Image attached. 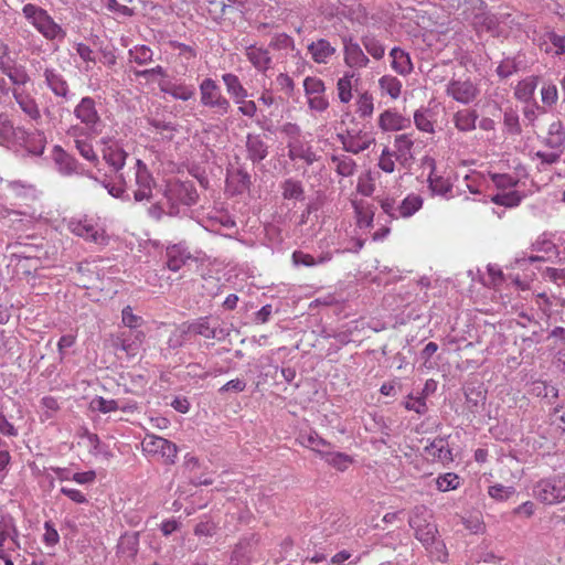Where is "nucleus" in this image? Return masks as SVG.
<instances>
[{"mask_svg":"<svg viewBox=\"0 0 565 565\" xmlns=\"http://www.w3.org/2000/svg\"><path fill=\"white\" fill-rule=\"evenodd\" d=\"M134 170L135 185L137 188L134 191L135 201H150L152 199V191L156 185V181L152 173L141 159H136Z\"/></svg>","mask_w":565,"mask_h":565,"instance_id":"nucleus-9","label":"nucleus"},{"mask_svg":"<svg viewBox=\"0 0 565 565\" xmlns=\"http://www.w3.org/2000/svg\"><path fill=\"white\" fill-rule=\"evenodd\" d=\"M74 117L81 124L103 130L104 121L97 108L96 100L90 96H85L79 99L73 109Z\"/></svg>","mask_w":565,"mask_h":565,"instance_id":"nucleus-11","label":"nucleus"},{"mask_svg":"<svg viewBox=\"0 0 565 565\" xmlns=\"http://www.w3.org/2000/svg\"><path fill=\"white\" fill-rule=\"evenodd\" d=\"M339 139L343 146V149L347 152H351L358 154L370 148L372 143L375 142V139L367 134H363L359 131L358 134L339 135Z\"/></svg>","mask_w":565,"mask_h":565,"instance_id":"nucleus-18","label":"nucleus"},{"mask_svg":"<svg viewBox=\"0 0 565 565\" xmlns=\"http://www.w3.org/2000/svg\"><path fill=\"white\" fill-rule=\"evenodd\" d=\"M322 459L338 471H345L353 462L351 456L344 452L333 451L332 448L327 451Z\"/></svg>","mask_w":565,"mask_h":565,"instance_id":"nucleus-43","label":"nucleus"},{"mask_svg":"<svg viewBox=\"0 0 565 565\" xmlns=\"http://www.w3.org/2000/svg\"><path fill=\"white\" fill-rule=\"evenodd\" d=\"M264 375L270 376L271 380L282 381V385H290L296 377V371L291 367L279 369L277 365L267 364L265 365Z\"/></svg>","mask_w":565,"mask_h":565,"instance_id":"nucleus-42","label":"nucleus"},{"mask_svg":"<svg viewBox=\"0 0 565 565\" xmlns=\"http://www.w3.org/2000/svg\"><path fill=\"white\" fill-rule=\"evenodd\" d=\"M190 334L202 335L205 339L223 341L230 335L226 328L217 318L201 317L192 322H185Z\"/></svg>","mask_w":565,"mask_h":565,"instance_id":"nucleus-6","label":"nucleus"},{"mask_svg":"<svg viewBox=\"0 0 565 565\" xmlns=\"http://www.w3.org/2000/svg\"><path fill=\"white\" fill-rule=\"evenodd\" d=\"M411 126V119L404 117L395 109H386L379 117V127L383 131H398Z\"/></svg>","mask_w":565,"mask_h":565,"instance_id":"nucleus-20","label":"nucleus"},{"mask_svg":"<svg viewBox=\"0 0 565 565\" xmlns=\"http://www.w3.org/2000/svg\"><path fill=\"white\" fill-rule=\"evenodd\" d=\"M381 209L385 214H387L393 220L401 218V215L398 214V203L396 200L392 196H384L377 199Z\"/></svg>","mask_w":565,"mask_h":565,"instance_id":"nucleus-63","label":"nucleus"},{"mask_svg":"<svg viewBox=\"0 0 565 565\" xmlns=\"http://www.w3.org/2000/svg\"><path fill=\"white\" fill-rule=\"evenodd\" d=\"M542 103L548 107L556 105L558 100V89L553 82H545L541 88Z\"/></svg>","mask_w":565,"mask_h":565,"instance_id":"nucleus-57","label":"nucleus"},{"mask_svg":"<svg viewBox=\"0 0 565 565\" xmlns=\"http://www.w3.org/2000/svg\"><path fill=\"white\" fill-rule=\"evenodd\" d=\"M477 120V111L468 108L456 111L452 117L455 127L461 132H470L475 130Z\"/></svg>","mask_w":565,"mask_h":565,"instance_id":"nucleus-31","label":"nucleus"},{"mask_svg":"<svg viewBox=\"0 0 565 565\" xmlns=\"http://www.w3.org/2000/svg\"><path fill=\"white\" fill-rule=\"evenodd\" d=\"M300 444L311 450L316 451L322 458L329 449L332 448V445L326 439L321 438L316 431H310L308 434H301Z\"/></svg>","mask_w":565,"mask_h":565,"instance_id":"nucleus-33","label":"nucleus"},{"mask_svg":"<svg viewBox=\"0 0 565 565\" xmlns=\"http://www.w3.org/2000/svg\"><path fill=\"white\" fill-rule=\"evenodd\" d=\"M332 163L335 166V172L341 177H351L356 169L355 161L345 154H334L331 157Z\"/></svg>","mask_w":565,"mask_h":565,"instance_id":"nucleus-45","label":"nucleus"},{"mask_svg":"<svg viewBox=\"0 0 565 565\" xmlns=\"http://www.w3.org/2000/svg\"><path fill=\"white\" fill-rule=\"evenodd\" d=\"M142 450L150 456H158L167 465L175 462L178 448L172 441L156 435H146L142 443Z\"/></svg>","mask_w":565,"mask_h":565,"instance_id":"nucleus-7","label":"nucleus"},{"mask_svg":"<svg viewBox=\"0 0 565 565\" xmlns=\"http://www.w3.org/2000/svg\"><path fill=\"white\" fill-rule=\"evenodd\" d=\"M424 200L419 194L409 193L403 201L398 203V214L401 218L413 216L423 206Z\"/></svg>","mask_w":565,"mask_h":565,"instance_id":"nucleus-38","label":"nucleus"},{"mask_svg":"<svg viewBox=\"0 0 565 565\" xmlns=\"http://www.w3.org/2000/svg\"><path fill=\"white\" fill-rule=\"evenodd\" d=\"M222 81L226 87L227 94L233 98L234 103L236 100H243V98H247L248 92L241 83L238 76L233 73H225L222 75Z\"/></svg>","mask_w":565,"mask_h":565,"instance_id":"nucleus-34","label":"nucleus"},{"mask_svg":"<svg viewBox=\"0 0 565 565\" xmlns=\"http://www.w3.org/2000/svg\"><path fill=\"white\" fill-rule=\"evenodd\" d=\"M282 196L286 200H303L305 190L302 183L295 179H286L281 184Z\"/></svg>","mask_w":565,"mask_h":565,"instance_id":"nucleus-47","label":"nucleus"},{"mask_svg":"<svg viewBox=\"0 0 565 565\" xmlns=\"http://www.w3.org/2000/svg\"><path fill=\"white\" fill-rule=\"evenodd\" d=\"M379 87L382 95H388L392 99H397L402 92V82L393 75H383L379 79Z\"/></svg>","mask_w":565,"mask_h":565,"instance_id":"nucleus-40","label":"nucleus"},{"mask_svg":"<svg viewBox=\"0 0 565 565\" xmlns=\"http://www.w3.org/2000/svg\"><path fill=\"white\" fill-rule=\"evenodd\" d=\"M503 124L505 130L511 135L521 134V125L519 120V115L515 110L509 108L504 111Z\"/></svg>","mask_w":565,"mask_h":565,"instance_id":"nucleus-59","label":"nucleus"},{"mask_svg":"<svg viewBox=\"0 0 565 565\" xmlns=\"http://www.w3.org/2000/svg\"><path fill=\"white\" fill-rule=\"evenodd\" d=\"M280 132L285 136L287 140V146L302 139L301 128L294 122H286L280 127Z\"/></svg>","mask_w":565,"mask_h":565,"instance_id":"nucleus-61","label":"nucleus"},{"mask_svg":"<svg viewBox=\"0 0 565 565\" xmlns=\"http://www.w3.org/2000/svg\"><path fill=\"white\" fill-rule=\"evenodd\" d=\"M426 391H416V394L412 391L405 402L404 405L408 411H414L417 414H424L427 411L426 404Z\"/></svg>","mask_w":565,"mask_h":565,"instance_id":"nucleus-49","label":"nucleus"},{"mask_svg":"<svg viewBox=\"0 0 565 565\" xmlns=\"http://www.w3.org/2000/svg\"><path fill=\"white\" fill-rule=\"evenodd\" d=\"M129 61L138 65H147L153 61V51L147 45H135L128 51Z\"/></svg>","mask_w":565,"mask_h":565,"instance_id":"nucleus-46","label":"nucleus"},{"mask_svg":"<svg viewBox=\"0 0 565 565\" xmlns=\"http://www.w3.org/2000/svg\"><path fill=\"white\" fill-rule=\"evenodd\" d=\"M23 127H14L6 114H0V142L10 147L14 138L23 136Z\"/></svg>","mask_w":565,"mask_h":565,"instance_id":"nucleus-30","label":"nucleus"},{"mask_svg":"<svg viewBox=\"0 0 565 565\" xmlns=\"http://www.w3.org/2000/svg\"><path fill=\"white\" fill-rule=\"evenodd\" d=\"M167 266L172 271H178L191 258L190 253L182 245H172L167 248Z\"/></svg>","mask_w":565,"mask_h":565,"instance_id":"nucleus-32","label":"nucleus"},{"mask_svg":"<svg viewBox=\"0 0 565 565\" xmlns=\"http://www.w3.org/2000/svg\"><path fill=\"white\" fill-rule=\"evenodd\" d=\"M424 513V507L415 508L408 520V524L415 530V537L425 546V548H429V545L434 544L438 531L435 524L426 521Z\"/></svg>","mask_w":565,"mask_h":565,"instance_id":"nucleus-10","label":"nucleus"},{"mask_svg":"<svg viewBox=\"0 0 565 565\" xmlns=\"http://www.w3.org/2000/svg\"><path fill=\"white\" fill-rule=\"evenodd\" d=\"M539 85V76H527L520 81L515 87L514 96L521 102H530L533 99L536 87Z\"/></svg>","mask_w":565,"mask_h":565,"instance_id":"nucleus-36","label":"nucleus"},{"mask_svg":"<svg viewBox=\"0 0 565 565\" xmlns=\"http://www.w3.org/2000/svg\"><path fill=\"white\" fill-rule=\"evenodd\" d=\"M161 92L170 95L174 99L186 102L194 97L195 88L193 85L185 83H166L160 86Z\"/></svg>","mask_w":565,"mask_h":565,"instance_id":"nucleus-29","label":"nucleus"},{"mask_svg":"<svg viewBox=\"0 0 565 565\" xmlns=\"http://www.w3.org/2000/svg\"><path fill=\"white\" fill-rule=\"evenodd\" d=\"M71 231L86 241L102 243L105 239L104 230H102L92 220H79L70 223Z\"/></svg>","mask_w":565,"mask_h":565,"instance_id":"nucleus-16","label":"nucleus"},{"mask_svg":"<svg viewBox=\"0 0 565 565\" xmlns=\"http://www.w3.org/2000/svg\"><path fill=\"white\" fill-rule=\"evenodd\" d=\"M89 409L92 412H99L103 414H108L115 411L134 412L136 409V405L116 399H106L102 396H96L90 401Z\"/></svg>","mask_w":565,"mask_h":565,"instance_id":"nucleus-23","label":"nucleus"},{"mask_svg":"<svg viewBox=\"0 0 565 565\" xmlns=\"http://www.w3.org/2000/svg\"><path fill=\"white\" fill-rule=\"evenodd\" d=\"M0 68L13 85L23 86L30 81V76L22 65L2 64Z\"/></svg>","mask_w":565,"mask_h":565,"instance_id":"nucleus-39","label":"nucleus"},{"mask_svg":"<svg viewBox=\"0 0 565 565\" xmlns=\"http://www.w3.org/2000/svg\"><path fill=\"white\" fill-rule=\"evenodd\" d=\"M179 200L185 205H193L198 200V192L192 184L181 183L175 189Z\"/></svg>","mask_w":565,"mask_h":565,"instance_id":"nucleus-56","label":"nucleus"},{"mask_svg":"<svg viewBox=\"0 0 565 565\" xmlns=\"http://www.w3.org/2000/svg\"><path fill=\"white\" fill-rule=\"evenodd\" d=\"M78 153L88 162L97 166L99 164V158L96 151L94 150L92 140H77V143H74Z\"/></svg>","mask_w":565,"mask_h":565,"instance_id":"nucleus-54","label":"nucleus"},{"mask_svg":"<svg viewBox=\"0 0 565 565\" xmlns=\"http://www.w3.org/2000/svg\"><path fill=\"white\" fill-rule=\"evenodd\" d=\"M245 147L247 159L254 164L262 162L268 156V146L260 135L248 134Z\"/></svg>","mask_w":565,"mask_h":565,"instance_id":"nucleus-21","label":"nucleus"},{"mask_svg":"<svg viewBox=\"0 0 565 565\" xmlns=\"http://www.w3.org/2000/svg\"><path fill=\"white\" fill-rule=\"evenodd\" d=\"M95 182L99 183L104 189L107 190L108 194L115 199L120 200H129V195L127 194V180L121 183L120 181L115 180V183L109 182L106 178L100 180L96 175L90 178Z\"/></svg>","mask_w":565,"mask_h":565,"instance_id":"nucleus-41","label":"nucleus"},{"mask_svg":"<svg viewBox=\"0 0 565 565\" xmlns=\"http://www.w3.org/2000/svg\"><path fill=\"white\" fill-rule=\"evenodd\" d=\"M551 149L564 152L565 149V126L561 120H555L548 126L547 136L544 141Z\"/></svg>","mask_w":565,"mask_h":565,"instance_id":"nucleus-26","label":"nucleus"},{"mask_svg":"<svg viewBox=\"0 0 565 565\" xmlns=\"http://www.w3.org/2000/svg\"><path fill=\"white\" fill-rule=\"evenodd\" d=\"M287 149L288 158L291 161L302 160L307 166H311L318 160L317 153L312 150V147L303 140V138L287 146Z\"/></svg>","mask_w":565,"mask_h":565,"instance_id":"nucleus-24","label":"nucleus"},{"mask_svg":"<svg viewBox=\"0 0 565 565\" xmlns=\"http://www.w3.org/2000/svg\"><path fill=\"white\" fill-rule=\"evenodd\" d=\"M199 90L201 106L211 110L215 117L222 118L232 111L230 99L223 95L221 87L213 78L202 79Z\"/></svg>","mask_w":565,"mask_h":565,"instance_id":"nucleus-2","label":"nucleus"},{"mask_svg":"<svg viewBox=\"0 0 565 565\" xmlns=\"http://www.w3.org/2000/svg\"><path fill=\"white\" fill-rule=\"evenodd\" d=\"M374 111L373 97L367 92L361 94L356 100V113L361 118L371 117Z\"/></svg>","mask_w":565,"mask_h":565,"instance_id":"nucleus-55","label":"nucleus"},{"mask_svg":"<svg viewBox=\"0 0 565 565\" xmlns=\"http://www.w3.org/2000/svg\"><path fill=\"white\" fill-rule=\"evenodd\" d=\"M534 497L544 504H558L565 501V473L539 480L533 487Z\"/></svg>","mask_w":565,"mask_h":565,"instance_id":"nucleus-4","label":"nucleus"},{"mask_svg":"<svg viewBox=\"0 0 565 565\" xmlns=\"http://www.w3.org/2000/svg\"><path fill=\"white\" fill-rule=\"evenodd\" d=\"M490 201L497 205L512 209L521 203L522 195L518 191L502 192L492 195Z\"/></svg>","mask_w":565,"mask_h":565,"instance_id":"nucleus-50","label":"nucleus"},{"mask_svg":"<svg viewBox=\"0 0 565 565\" xmlns=\"http://www.w3.org/2000/svg\"><path fill=\"white\" fill-rule=\"evenodd\" d=\"M333 255L331 252H322L318 256H313L302 250H295L291 255V262L296 267H315L329 263Z\"/></svg>","mask_w":565,"mask_h":565,"instance_id":"nucleus-25","label":"nucleus"},{"mask_svg":"<svg viewBox=\"0 0 565 565\" xmlns=\"http://www.w3.org/2000/svg\"><path fill=\"white\" fill-rule=\"evenodd\" d=\"M303 89L307 97L324 94L326 85L321 78L308 76L303 81Z\"/></svg>","mask_w":565,"mask_h":565,"instance_id":"nucleus-58","label":"nucleus"},{"mask_svg":"<svg viewBox=\"0 0 565 565\" xmlns=\"http://www.w3.org/2000/svg\"><path fill=\"white\" fill-rule=\"evenodd\" d=\"M425 457L434 462L443 465L452 461V454L448 446V441L444 438H436L424 448Z\"/></svg>","mask_w":565,"mask_h":565,"instance_id":"nucleus-19","label":"nucleus"},{"mask_svg":"<svg viewBox=\"0 0 565 565\" xmlns=\"http://www.w3.org/2000/svg\"><path fill=\"white\" fill-rule=\"evenodd\" d=\"M44 82L47 88L56 96L67 102L71 98V89L67 81L54 67H45L43 71Z\"/></svg>","mask_w":565,"mask_h":565,"instance_id":"nucleus-13","label":"nucleus"},{"mask_svg":"<svg viewBox=\"0 0 565 565\" xmlns=\"http://www.w3.org/2000/svg\"><path fill=\"white\" fill-rule=\"evenodd\" d=\"M446 94L456 102L468 105L477 98L479 89L470 79H451L446 86Z\"/></svg>","mask_w":565,"mask_h":565,"instance_id":"nucleus-12","label":"nucleus"},{"mask_svg":"<svg viewBox=\"0 0 565 565\" xmlns=\"http://www.w3.org/2000/svg\"><path fill=\"white\" fill-rule=\"evenodd\" d=\"M227 181L233 186L234 193H243L249 189L252 183L249 173L244 169H237Z\"/></svg>","mask_w":565,"mask_h":565,"instance_id":"nucleus-48","label":"nucleus"},{"mask_svg":"<svg viewBox=\"0 0 565 565\" xmlns=\"http://www.w3.org/2000/svg\"><path fill=\"white\" fill-rule=\"evenodd\" d=\"M52 159L60 174L64 177L81 175L94 178V173L86 169L74 156L56 145L52 150Z\"/></svg>","mask_w":565,"mask_h":565,"instance_id":"nucleus-5","label":"nucleus"},{"mask_svg":"<svg viewBox=\"0 0 565 565\" xmlns=\"http://www.w3.org/2000/svg\"><path fill=\"white\" fill-rule=\"evenodd\" d=\"M436 484L438 490L443 492L455 490L459 486V477L456 473L448 472L439 476L436 480Z\"/></svg>","mask_w":565,"mask_h":565,"instance_id":"nucleus-62","label":"nucleus"},{"mask_svg":"<svg viewBox=\"0 0 565 565\" xmlns=\"http://www.w3.org/2000/svg\"><path fill=\"white\" fill-rule=\"evenodd\" d=\"M519 71V65L514 58L507 57L501 61V63L497 67V74L502 77L507 78L514 73Z\"/></svg>","mask_w":565,"mask_h":565,"instance_id":"nucleus-64","label":"nucleus"},{"mask_svg":"<svg viewBox=\"0 0 565 565\" xmlns=\"http://www.w3.org/2000/svg\"><path fill=\"white\" fill-rule=\"evenodd\" d=\"M312 60L318 64H326L335 53V47L326 39H319L308 45Z\"/></svg>","mask_w":565,"mask_h":565,"instance_id":"nucleus-27","label":"nucleus"},{"mask_svg":"<svg viewBox=\"0 0 565 565\" xmlns=\"http://www.w3.org/2000/svg\"><path fill=\"white\" fill-rule=\"evenodd\" d=\"M361 43L363 44L366 52L374 58L381 60L385 54V46L383 43L372 33L362 35Z\"/></svg>","mask_w":565,"mask_h":565,"instance_id":"nucleus-44","label":"nucleus"},{"mask_svg":"<svg viewBox=\"0 0 565 565\" xmlns=\"http://www.w3.org/2000/svg\"><path fill=\"white\" fill-rule=\"evenodd\" d=\"M12 95L20 109L30 120L39 122L42 118L39 105L34 97L23 90L13 89Z\"/></svg>","mask_w":565,"mask_h":565,"instance_id":"nucleus-22","label":"nucleus"},{"mask_svg":"<svg viewBox=\"0 0 565 565\" xmlns=\"http://www.w3.org/2000/svg\"><path fill=\"white\" fill-rule=\"evenodd\" d=\"M146 334L141 330H125L111 334L110 347L116 351H122L127 356H136L145 341Z\"/></svg>","mask_w":565,"mask_h":565,"instance_id":"nucleus-8","label":"nucleus"},{"mask_svg":"<svg viewBox=\"0 0 565 565\" xmlns=\"http://www.w3.org/2000/svg\"><path fill=\"white\" fill-rule=\"evenodd\" d=\"M414 122L417 129L424 132H434V125L429 118L428 110L418 109L414 114Z\"/></svg>","mask_w":565,"mask_h":565,"instance_id":"nucleus-60","label":"nucleus"},{"mask_svg":"<svg viewBox=\"0 0 565 565\" xmlns=\"http://www.w3.org/2000/svg\"><path fill=\"white\" fill-rule=\"evenodd\" d=\"M245 56L256 71L266 74L273 67V58L268 49L250 44L245 47Z\"/></svg>","mask_w":565,"mask_h":565,"instance_id":"nucleus-15","label":"nucleus"},{"mask_svg":"<svg viewBox=\"0 0 565 565\" xmlns=\"http://www.w3.org/2000/svg\"><path fill=\"white\" fill-rule=\"evenodd\" d=\"M99 143L102 146L100 152L104 162L113 172L115 180L124 183L125 175L122 169L126 164V160L129 157L128 152L124 149L118 140L111 137L102 138Z\"/></svg>","mask_w":565,"mask_h":565,"instance_id":"nucleus-3","label":"nucleus"},{"mask_svg":"<svg viewBox=\"0 0 565 565\" xmlns=\"http://www.w3.org/2000/svg\"><path fill=\"white\" fill-rule=\"evenodd\" d=\"M429 189L433 194L447 196L449 192H451L452 184L448 179H445L440 175H434L433 173L428 177Z\"/></svg>","mask_w":565,"mask_h":565,"instance_id":"nucleus-52","label":"nucleus"},{"mask_svg":"<svg viewBox=\"0 0 565 565\" xmlns=\"http://www.w3.org/2000/svg\"><path fill=\"white\" fill-rule=\"evenodd\" d=\"M25 20L47 41H63L65 30L57 24L49 12L33 3H26L22 8Z\"/></svg>","mask_w":565,"mask_h":565,"instance_id":"nucleus-1","label":"nucleus"},{"mask_svg":"<svg viewBox=\"0 0 565 565\" xmlns=\"http://www.w3.org/2000/svg\"><path fill=\"white\" fill-rule=\"evenodd\" d=\"M353 73L347 72L341 78L338 79L337 90L338 97L341 103L347 104L352 99V78Z\"/></svg>","mask_w":565,"mask_h":565,"instance_id":"nucleus-51","label":"nucleus"},{"mask_svg":"<svg viewBox=\"0 0 565 565\" xmlns=\"http://www.w3.org/2000/svg\"><path fill=\"white\" fill-rule=\"evenodd\" d=\"M189 334L190 332L186 330V323H182L177 327L168 338V348L173 350L181 348L186 342Z\"/></svg>","mask_w":565,"mask_h":565,"instance_id":"nucleus-53","label":"nucleus"},{"mask_svg":"<svg viewBox=\"0 0 565 565\" xmlns=\"http://www.w3.org/2000/svg\"><path fill=\"white\" fill-rule=\"evenodd\" d=\"M102 131L103 130L78 122L70 126L66 130V135L73 139L74 143H77V140H93L99 136Z\"/></svg>","mask_w":565,"mask_h":565,"instance_id":"nucleus-35","label":"nucleus"},{"mask_svg":"<svg viewBox=\"0 0 565 565\" xmlns=\"http://www.w3.org/2000/svg\"><path fill=\"white\" fill-rule=\"evenodd\" d=\"M23 136L14 138L12 146L24 148L29 153L41 156L44 152L46 138L42 131H29L23 127Z\"/></svg>","mask_w":565,"mask_h":565,"instance_id":"nucleus-14","label":"nucleus"},{"mask_svg":"<svg viewBox=\"0 0 565 565\" xmlns=\"http://www.w3.org/2000/svg\"><path fill=\"white\" fill-rule=\"evenodd\" d=\"M117 548L119 554L134 558L139 548V533H125L121 535Z\"/></svg>","mask_w":565,"mask_h":565,"instance_id":"nucleus-37","label":"nucleus"},{"mask_svg":"<svg viewBox=\"0 0 565 565\" xmlns=\"http://www.w3.org/2000/svg\"><path fill=\"white\" fill-rule=\"evenodd\" d=\"M343 45L344 62L349 67L363 68L367 66L370 60L358 42L352 38H344Z\"/></svg>","mask_w":565,"mask_h":565,"instance_id":"nucleus-17","label":"nucleus"},{"mask_svg":"<svg viewBox=\"0 0 565 565\" xmlns=\"http://www.w3.org/2000/svg\"><path fill=\"white\" fill-rule=\"evenodd\" d=\"M392 57V68L399 75L406 76L413 71V63L407 52L401 47H393L390 52Z\"/></svg>","mask_w":565,"mask_h":565,"instance_id":"nucleus-28","label":"nucleus"}]
</instances>
